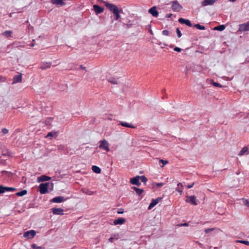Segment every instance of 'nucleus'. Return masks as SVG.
Segmentation results:
<instances>
[{"instance_id": "obj_29", "label": "nucleus", "mask_w": 249, "mask_h": 249, "mask_svg": "<svg viewBox=\"0 0 249 249\" xmlns=\"http://www.w3.org/2000/svg\"><path fill=\"white\" fill-rule=\"evenodd\" d=\"M82 192L85 194L88 195H92L94 194V192H92L91 191H90L88 189L86 190L85 189H82L81 190Z\"/></svg>"}, {"instance_id": "obj_22", "label": "nucleus", "mask_w": 249, "mask_h": 249, "mask_svg": "<svg viewBox=\"0 0 249 249\" xmlns=\"http://www.w3.org/2000/svg\"><path fill=\"white\" fill-rule=\"evenodd\" d=\"M118 78L116 77H109L107 78V81L111 84H118Z\"/></svg>"}, {"instance_id": "obj_34", "label": "nucleus", "mask_w": 249, "mask_h": 249, "mask_svg": "<svg viewBox=\"0 0 249 249\" xmlns=\"http://www.w3.org/2000/svg\"><path fill=\"white\" fill-rule=\"evenodd\" d=\"M212 84L214 86V87H219V88H221L222 87V86L219 83H217L216 82H214L213 81H212V82H211Z\"/></svg>"}, {"instance_id": "obj_2", "label": "nucleus", "mask_w": 249, "mask_h": 249, "mask_svg": "<svg viewBox=\"0 0 249 249\" xmlns=\"http://www.w3.org/2000/svg\"><path fill=\"white\" fill-rule=\"evenodd\" d=\"M50 185L51 186L52 189L53 186V184L52 183L51 184H50V183H44L40 184L39 186L40 193L41 194H45L48 193V188Z\"/></svg>"}, {"instance_id": "obj_15", "label": "nucleus", "mask_w": 249, "mask_h": 249, "mask_svg": "<svg viewBox=\"0 0 249 249\" xmlns=\"http://www.w3.org/2000/svg\"><path fill=\"white\" fill-rule=\"evenodd\" d=\"M149 12L154 17H157L159 15V12L156 10V7L154 6L149 10Z\"/></svg>"}, {"instance_id": "obj_18", "label": "nucleus", "mask_w": 249, "mask_h": 249, "mask_svg": "<svg viewBox=\"0 0 249 249\" xmlns=\"http://www.w3.org/2000/svg\"><path fill=\"white\" fill-rule=\"evenodd\" d=\"M51 179V177L45 176L42 175L40 177H38L37 178V180L38 182H43L47 180H49Z\"/></svg>"}, {"instance_id": "obj_26", "label": "nucleus", "mask_w": 249, "mask_h": 249, "mask_svg": "<svg viewBox=\"0 0 249 249\" xmlns=\"http://www.w3.org/2000/svg\"><path fill=\"white\" fill-rule=\"evenodd\" d=\"M92 170L94 173L97 174L100 173L101 171V169L96 165H93L92 166Z\"/></svg>"}, {"instance_id": "obj_28", "label": "nucleus", "mask_w": 249, "mask_h": 249, "mask_svg": "<svg viewBox=\"0 0 249 249\" xmlns=\"http://www.w3.org/2000/svg\"><path fill=\"white\" fill-rule=\"evenodd\" d=\"M12 32L11 31H6L2 33V35L6 37H9L11 36Z\"/></svg>"}, {"instance_id": "obj_54", "label": "nucleus", "mask_w": 249, "mask_h": 249, "mask_svg": "<svg viewBox=\"0 0 249 249\" xmlns=\"http://www.w3.org/2000/svg\"><path fill=\"white\" fill-rule=\"evenodd\" d=\"M34 45H35V44H34V43H32V44H30V46H31V47H34Z\"/></svg>"}, {"instance_id": "obj_48", "label": "nucleus", "mask_w": 249, "mask_h": 249, "mask_svg": "<svg viewBox=\"0 0 249 249\" xmlns=\"http://www.w3.org/2000/svg\"><path fill=\"white\" fill-rule=\"evenodd\" d=\"M244 204L245 205L249 206V201L248 200H247V199L245 200Z\"/></svg>"}, {"instance_id": "obj_33", "label": "nucleus", "mask_w": 249, "mask_h": 249, "mask_svg": "<svg viewBox=\"0 0 249 249\" xmlns=\"http://www.w3.org/2000/svg\"><path fill=\"white\" fill-rule=\"evenodd\" d=\"M195 27H196L197 29L199 30H205V27L204 26L200 25L199 24H195L194 26Z\"/></svg>"}, {"instance_id": "obj_8", "label": "nucleus", "mask_w": 249, "mask_h": 249, "mask_svg": "<svg viewBox=\"0 0 249 249\" xmlns=\"http://www.w3.org/2000/svg\"><path fill=\"white\" fill-rule=\"evenodd\" d=\"M15 190V188L5 187L2 185H0V194L3 193L6 191H14Z\"/></svg>"}, {"instance_id": "obj_30", "label": "nucleus", "mask_w": 249, "mask_h": 249, "mask_svg": "<svg viewBox=\"0 0 249 249\" xmlns=\"http://www.w3.org/2000/svg\"><path fill=\"white\" fill-rule=\"evenodd\" d=\"M27 193V191L26 190H23L20 192H18L16 193V196H22Z\"/></svg>"}, {"instance_id": "obj_23", "label": "nucleus", "mask_w": 249, "mask_h": 249, "mask_svg": "<svg viewBox=\"0 0 249 249\" xmlns=\"http://www.w3.org/2000/svg\"><path fill=\"white\" fill-rule=\"evenodd\" d=\"M51 2L52 3L56 5H59L61 6L65 5V3L63 2V0H51Z\"/></svg>"}, {"instance_id": "obj_44", "label": "nucleus", "mask_w": 249, "mask_h": 249, "mask_svg": "<svg viewBox=\"0 0 249 249\" xmlns=\"http://www.w3.org/2000/svg\"><path fill=\"white\" fill-rule=\"evenodd\" d=\"M53 136V134L52 132H49L46 136V138H48V137H52Z\"/></svg>"}, {"instance_id": "obj_25", "label": "nucleus", "mask_w": 249, "mask_h": 249, "mask_svg": "<svg viewBox=\"0 0 249 249\" xmlns=\"http://www.w3.org/2000/svg\"><path fill=\"white\" fill-rule=\"evenodd\" d=\"M183 185L179 183L178 184L177 187L176 188V190L179 193L180 195H181L183 192Z\"/></svg>"}, {"instance_id": "obj_1", "label": "nucleus", "mask_w": 249, "mask_h": 249, "mask_svg": "<svg viewBox=\"0 0 249 249\" xmlns=\"http://www.w3.org/2000/svg\"><path fill=\"white\" fill-rule=\"evenodd\" d=\"M105 5L115 16V19L116 20H118L120 18L121 16L120 14L123 12L122 9H119L117 6L111 3H107Z\"/></svg>"}, {"instance_id": "obj_17", "label": "nucleus", "mask_w": 249, "mask_h": 249, "mask_svg": "<svg viewBox=\"0 0 249 249\" xmlns=\"http://www.w3.org/2000/svg\"><path fill=\"white\" fill-rule=\"evenodd\" d=\"M178 21L180 23H182V24H185L186 25L189 26V27H192V24L190 22V21L188 19H185L184 18H179L178 19Z\"/></svg>"}, {"instance_id": "obj_52", "label": "nucleus", "mask_w": 249, "mask_h": 249, "mask_svg": "<svg viewBox=\"0 0 249 249\" xmlns=\"http://www.w3.org/2000/svg\"><path fill=\"white\" fill-rule=\"evenodd\" d=\"M166 17L168 18H171V14H167Z\"/></svg>"}, {"instance_id": "obj_38", "label": "nucleus", "mask_w": 249, "mask_h": 249, "mask_svg": "<svg viewBox=\"0 0 249 249\" xmlns=\"http://www.w3.org/2000/svg\"><path fill=\"white\" fill-rule=\"evenodd\" d=\"M160 162L163 163V165L161 166L162 167H163L164 165L166 164L168 162V161L167 160H160Z\"/></svg>"}, {"instance_id": "obj_50", "label": "nucleus", "mask_w": 249, "mask_h": 249, "mask_svg": "<svg viewBox=\"0 0 249 249\" xmlns=\"http://www.w3.org/2000/svg\"><path fill=\"white\" fill-rule=\"evenodd\" d=\"M64 148V146L63 145H60L58 146V149L60 150H63Z\"/></svg>"}, {"instance_id": "obj_11", "label": "nucleus", "mask_w": 249, "mask_h": 249, "mask_svg": "<svg viewBox=\"0 0 249 249\" xmlns=\"http://www.w3.org/2000/svg\"><path fill=\"white\" fill-rule=\"evenodd\" d=\"M140 180V176H137L136 177L131 178L130 179V183L132 184L136 185L137 186H140L141 185V183L139 181Z\"/></svg>"}, {"instance_id": "obj_49", "label": "nucleus", "mask_w": 249, "mask_h": 249, "mask_svg": "<svg viewBox=\"0 0 249 249\" xmlns=\"http://www.w3.org/2000/svg\"><path fill=\"white\" fill-rule=\"evenodd\" d=\"M194 184H195V183H194V182H193V183H192V184H188V185H187V187H188V188H192V187H193V186H194Z\"/></svg>"}, {"instance_id": "obj_53", "label": "nucleus", "mask_w": 249, "mask_h": 249, "mask_svg": "<svg viewBox=\"0 0 249 249\" xmlns=\"http://www.w3.org/2000/svg\"><path fill=\"white\" fill-rule=\"evenodd\" d=\"M80 68L83 69V70H86V68L84 67H83L82 65L80 66Z\"/></svg>"}, {"instance_id": "obj_37", "label": "nucleus", "mask_w": 249, "mask_h": 249, "mask_svg": "<svg viewBox=\"0 0 249 249\" xmlns=\"http://www.w3.org/2000/svg\"><path fill=\"white\" fill-rule=\"evenodd\" d=\"M8 132H9V130L6 128H3L1 129V133L3 135L6 134L8 133Z\"/></svg>"}, {"instance_id": "obj_43", "label": "nucleus", "mask_w": 249, "mask_h": 249, "mask_svg": "<svg viewBox=\"0 0 249 249\" xmlns=\"http://www.w3.org/2000/svg\"><path fill=\"white\" fill-rule=\"evenodd\" d=\"M6 80V78L0 75V82H4Z\"/></svg>"}, {"instance_id": "obj_5", "label": "nucleus", "mask_w": 249, "mask_h": 249, "mask_svg": "<svg viewBox=\"0 0 249 249\" xmlns=\"http://www.w3.org/2000/svg\"><path fill=\"white\" fill-rule=\"evenodd\" d=\"M185 201L187 203H190L193 205H196L197 204L196 200V197L194 196H186V198Z\"/></svg>"}, {"instance_id": "obj_24", "label": "nucleus", "mask_w": 249, "mask_h": 249, "mask_svg": "<svg viewBox=\"0 0 249 249\" xmlns=\"http://www.w3.org/2000/svg\"><path fill=\"white\" fill-rule=\"evenodd\" d=\"M120 124L122 126H124V127H129V128H135V127L133 124H128V123H126V122H120Z\"/></svg>"}, {"instance_id": "obj_42", "label": "nucleus", "mask_w": 249, "mask_h": 249, "mask_svg": "<svg viewBox=\"0 0 249 249\" xmlns=\"http://www.w3.org/2000/svg\"><path fill=\"white\" fill-rule=\"evenodd\" d=\"M188 226H189L188 223H184L180 224H178L177 225V226H178V227Z\"/></svg>"}, {"instance_id": "obj_21", "label": "nucleus", "mask_w": 249, "mask_h": 249, "mask_svg": "<svg viewBox=\"0 0 249 249\" xmlns=\"http://www.w3.org/2000/svg\"><path fill=\"white\" fill-rule=\"evenodd\" d=\"M249 154V152L248 151V148L247 147H244L242 150L239 152L238 154V156H242L245 154L248 155Z\"/></svg>"}, {"instance_id": "obj_13", "label": "nucleus", "mask_w": 249, "mask_h": 249, "mask_svg": "<svg viewBox=\"0 0 249 249\" xmlns=\"http://www.w3.org/2000/svg\"><path fill=\"white\" fill-rule=\"evenodd\" d=\"M216 0H204L202 2L201 5L202 6L212 5L216 2Z\"/></svg>"}, {"instance_id": "obj_32", "label": "nucleus", "mask_w": 249, "mask_h": 249, "mask_svg": "<svg viewBox=\"0 0 249 249\" xmlns=\"http://www.w3.org/2000/svg\"><path fill=\"white\" fill-rule=\"evenodd\" d=\"M140 179L144 183H146L147 181V178L144 176H140Z\"/></svg>"}, {"instance_id": "obj_3", "label": "nucleus", "mask_w": 249, "mask_h": 249, "mask_svg": "<svg viewBox=\"0 0 249 249\" xmlns=\"http://www.w3.org/2000/svg\"><path fill=\"white\" fill-rule=\"evenodd\" d=\"M100 145L99 146V147L100 149L104 150L106 151L107 152H108L109 151V143L106 140H103L102 141H100L99 142Z\"/></svg>"}, {"instance_id": "obj_10", "label": "nucleus", "mask_w": 249, "mask_h": 249, "mask_svg": "<svg viewBox=\"0 0 249 249\" xmlns=\"http://www.w3.org/2000/svg\"><path fill=\"white\" fill-rule=\"evenodd\" d=\"M239 30L240 31H249V22L240 24L239 25Z\"/></svg>"}, {"instance_id": "obj_4", "label": "nucleus", "mask_w": 249, "mask_h": 249, "mask_svg": "<svg viewBox=\"0 0 249 249\" xmlns=\"http://www.w3.org/2000/svg\"><path fill=\"white\" fill-rule=\"evenodd\" d=\"M182 9V6L177 0L172 1V10L175 12H179Z\"/></svg>"}, {"instance_id": "obj_45", "label": "nucleus", "mask_w": 249, "mask_h": 249, "mask_svg": "<svg viewBox=\"0 0 249 249\" xmlns=\"http://www.w3.org/2000/svg\"><path fill=\"white\" fill-rule=\"evenodd\" d=\"M164 183H157L156 184V185L157 186V187H161L163 185Z\"/></svg>"}, {"instance_id": "obj_7", "label": "nucleus", "mask_w": 249, "mask_h": 249, "mask_svg": "<svg viewBox=\"0 0 249 249\" xmlns=\"http://www.w3.org/2000/svg\"><path fill=\"white\" fill-rule=\"evenodd\" d=\"M66 200V199L64 197L62 196H58L50 200V202L52 203H61L64 202Z\"/></svg>"}, {"instance_id": "obj_36", "label": "nucleus", "mask_w": 249, "mask_h": 249, "mask_svg": "<svg viewBox=\"0 0 249 249\" xmlns=\"http://www.w3.org/2000/svg\"><path fill=\"white\" fill-rule=\"evenodd\" d=\"M237 242L241 243L246 245L249 246V241H245V240H238L236 241Z\"/></svg>"}, {"instance_id": "obj_20", "label": "nucleus", "mask_w": 249, "mask_h": 249, "mask_svg": "<svg viewBox=\"0 0 249 249\" xmlns=\"http://www.w3.org/2000/svg\"><path fill=\"white\" fill-rule=\"evenodd\" d=\"M125 222V219L124 218H119L114 220L113 223L115 225H122Z\"/></svg>"}, {"instance_id": "obj_12", "label": "nucleus", "mask_w": 249, "mask_h": 249, "mask_svg": "<svg viewBox=\"0 0 249 249\" xmlns=\"http://www.w3.org/2000/svg\"><path fill=\"white\" fill-rule=\"evenodd\" d=\"M22 82V74L20 73L18 75H15L13 78V81L12 84L17 83H20Z\"/></svg>"}, {"instance_id": "obj_14", "label": "nucleus", "mask_w": 249, "mask_h": 249, "mask_svg": "<svg viewBox=\"0 0 249 249\" xmlns=\"http://www.w3.org/2000/svg\"><path fill=\"white\" fill-rule=\"evenodd\" d=\"M52 212L55 215H63L64 210L62 208H53Z\"/></svg>"}, {"instance_id": "obj_39", "label": "nucleus", "mask_w": 249, "mask_h": 249, "mask_svg": "<svg viewBox=\"0 0 249 249\" xmlns=\"http://www.w3.org/2000/svg\"><path fill=\"white\" fill-rule=\"evenodd\" d=\"M162 35L165 36H167L169 35V32L168 30H163L162 32Z\"/></svg>"}, {"instance_id": "obj_16", "label": "nucleus", "mask_w": 249, "mask_h": 249, "mask_svg": "<svg viewBox=\"0 0 249 249\" xmlns=\"http://www.w3.org/2000/svg\"><path fill=\"white\" fill-rule=\"evenodd\" d=\"M93 8L96 12V14H98L101 13L104 11V8L98 5H94Z\"/></svg>"}, {"instance_id": "obj_41", "label": "nucleus", "mask_w": 249, "mask_h": 249, "mask_svg": "<svg viewBox=\"0 0 249 249\" xmlns=\"http://www.w3.org/2000/svg\"><path fill=\"white\" fill-rule=\"evenodd\" d=\"M214 230V228L207 229L205 230V232L206 233H208Z\"/></svg>"}, {"instance_id": "obj_35", "label": "nucleus", "mask_w": 249, "mask_h": 249, "mask_svg": "<svg viewBox=\"0 0 249 249\" xmlns=\"http://www.w3.org/2000/svg\"><path fill=\"white\" fill-rule=\"evenodd\" d=\"M32 247L33 248V249H44L43 248H42L40 246H38L35 244H32Z\"/></svg>"}, {"instance_id": "obj_19", "label": "nucleus", "mask_w": 249, "mask_h": 249, "mask_svg": "<svg viewBox=\"0 0 249 249\" xmlns=\"http://www.w3.org/2000/svg\"><path fill=\"white\" fill-rule=\"evenodd\" d=\"M52 63L51 62H43L40 65V69L45 70L51 67Z\"/></svg>"}, {"instance_id": "obj_51", "label": "nucleus", "mask_w": 249, "mask_h": 249, "mask_svg": "<svg viewBox=\"0 0 249 249\" xmlns=\"http://www.w3.org/2000/svg\"><path fill=\"white\" fill-rule=\"evenodd\" d=\"M114 239V238H113V237H110L108 239V241L109 242H113V240Z\"/></svg>"}, {"instance_id": "obj_40", "label": "nucleus", "mask_w": 249, "mask_h": 249, "mask_svg": "<svg viewBox=\"0 0 249 249\" xmlns=\"http://www.w3.org/2000/svg\"><path fill=\"white\" fill-rule=\"evenodd\" d=\"M176 31H177V33L178 35V37H180L182 36V34H181V32L180 31L179 29L178 28H177L176 29Z\"/></svg>"}, {"instance_id": "obj_9", "label": "nucleus", "mask_w": 249, "mask_h": 249, "mask_svg": "<svg viewBox=\"0 0 249 249\" xmlns=\"http://www.w3.org/2000/svg\"><path fill=\"white\" fill-rule=\"evenodd\" d=\"M161 199L162 198L160 197H158L156 199H152L151 202L150 203L148 207V210L151 209L153 207L156 206L161 200Z\"/></svg>"}, {"instance_id": "obj_27", "label": "nucleus", "mask_w": 249, "mask_h": 249, "mask_svg": "<svg viewBox=\"0 0 249 249\" xmlns=\"http://www.w3.org/2000/svg\"><path fill=\"white\" fill-rule=\"evenodd\" d=\"M132 188L135 190L136 193L138 195L140 196L143 192V190L142 189H140L136 187H132Z\"/></svg>"}, {"instance_id": "obj_46", "label": "nucleus", "mask_w": 249, "mask_h": 249, "mask_svg": "<svg viewBox=\"0 0 249 249\" xmlns=\"http://www.w3.org/2000/svg\"><path fill=\"white\" fill-rule=\"evenodd\" d=\"M174 51H177V52H180L181 50V49L180 48H178V47H175L174 49Z\"/></svg>"}, {"instance_id": "obj_47", "label": "nucleus", "mask_w": 249, "mask_h": 249, "mask_svg": "<svg viewBox=\"0 0 249 249\" xmlns=\"http://www.w3.org/2000/svg\"><path fill=\"white\" fill-rule=\"evenodd\" d=\"M124 210L123 209H120L119 210V211H118V213H119V214H122L124 213Z\"/></svg>"}, {"instance_id": "obj_6", "label": "nucleus", "mask_w": 249, "mask_h": 249, "mask_svg": "<svg viewBox=\"0 0 249 249\" xmlns=\"http://www.w3.org/2000/svg\"><path fill=\"white\" fill-rule=\"evenodd\" d=\"M36 234V232L35 231L30 230L25 232L23 234V236L28 239H32L35 237Z\"/></svg>"}, {"instance_id": "obj_31", "label": "nucleus", "mask_w": 249, "mask_h": 249, "mask_svg": "<svg viewBox=\"0 0 249 249\" xmlns=\"http://www.w3.org/2000/svg\"><path fill=\"white\" fill-rule=\"evenodd\" d=\"M225 28V25H220L219 26H217L215 27H214V30H217V31H222L223 30H224Z\"/></svg>"}]
</instances>
